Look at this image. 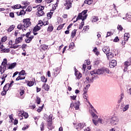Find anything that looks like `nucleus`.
<instances>
[{
	"label": "nucleus",
	"instance_id": "17",
	"mask_svg": "<svg viewBox=\"0 0 131 131\" xmlns=\"http://www.w3.org/2000/svg\"><path fill=\"white\" fill-rule=\"evenodd\" d=\"M103 52L107 55L108 53L110 52V49L107 47H105L102 49Z\"/></svg>",
	"mask_w": 131,
	"mask_h": 131
},
{
	"label": "nucleus",
	"instance_id": "31",
	"mask_svg": "<svg viewBox=\"0 0 131 131\" xmlns=\"http://www.w3.org/2000/svg\"><path fill=\"white\" fill-rule=\"evenodd\" d=\"M40 48L43 51H46V50H48V48H49V46L43 44L40 46Z\"/></svg>",
	"mask_w": 131,
	"mask_h": 131
},
{
	"label": "nucleus",
	"instance_id": "25",
	"mask_svg": "<svg viewBox=\"0 0 131 131\" xmlns=\"http://www.w3.org/2000/svg\"><path fill=\"white\" fill-rule=\"evenodd\" d=\"M53 13H54V12H53V10H52L50 12H48L47 13V18L48 19V20L49 19H51V18H52V16H53Z\"/></svg>",
	"mask_w": 131,
	"mask_h": 131
},
{
	"label": "nucleus",
	"instance_id": "22",
	"mask_svg": "<svg viewBox=\"0 0 131 131\" xmlns=\"http://www.w3.org/2000/svg\"><path fill=\"white\" fill-rule=\"evenodd\" d=\"M96 73L97 74H104V70L103 68H101L100 69H98L96 70Z\"/></svg>",
	"mask_w": 131,
	"mask_h": 131
},
{
	"label": "nucleus",
	"instance_id": "26",
	"mask_svg": "<svg viewBox=\"0 0 131 131\" xmlns=\"http://www.w3.org/2000/svg\"><path fill=\"white\" fill-rule=\"evenodd\" d=\"M93 0H85L84 4H86V5H89L90 6L93 4Z\"/></svg>",
	"mask_w": 131,
	"mask_h": 131
},
{
	"label": "nucleus",
	"instance_id": "35",
	"mask_svg": "<svg viewBox=\"0 0 131 131\" xmlns=\"http://www.w3.org/2000/svg\"><path fill=\"white\" fill-rule=\"evenodd\" d=\"M41 101V99L38 96H36V102L38 105H39L40 104V102Z\"/></svg>",
	"mask_w": 131,
	"mask_h": 131
},
{
	"label": "nucleus",
	"instance_id": "46",
	"mask_svg": "<svg viewBox=\"0 0 131 131\" xmlns=\"http://www.w3.org/2000/svg\"><path fill=\"white\" fill-rule=\"evenodd\" d=\"M64 25H65V24H61L58 26L57 28V30H61V29H62L64 27Z\"/></svg>",
	"mask_w": 131,
	"mask_h": 131
},
{
	"label": "nucleus",
	"instance_id": "2",
	"mask_svg": "<svg viewBox=\"0 0 131 131\" xmlns=\"http://www.w3.org/2000/svg\"><path fill=\"white\" fill-rule=\"evenodd\" d=\"M26 72H25L24 70H22L20 72H18V76L16 78V81L25 79V76H22V75H26Z\"/></svg>",
	"mask_w": 131,
	"mask_h": 131
},
{
	"label": "nucleus",
	"instance_id": "41",
	"mask_svg": "<svg viewBox=\"0 0 131 131\" xmlns=\"http://www.w3.org/2000/svg\"><path fill=\"white\" fill-rule=\"evenodd\" d=\"M23 27H24V25H23L22 24H19L17 26V29L21 30V29H23Z\"/></svg>",
	"mask_w": 131,
	"mask_h": 131
},
{
	"label": "nucleus",
	"instance_id": "39",
	"mask_svg": "<svg viewBox=\"0 0 131 131\" xmlns=\"http://www.w3.org/2000/svg\"><path fill=\"white\" fill-rule=\"evenodd\" d=\"M40 130H43L45 129V123L42 122L41 124L40 125Z\"/></svg>",
	"mask_w": 131,
	"mask_h": 131
},
{
	"label": "nucleus",
	"instance_id": "58",
	"mask_svg": "<svg viewBox=\"0 0 131 131\" xmlns=\"http://www.w3.org/2000/svg\"><path fill=\"white\" fill-rule=\"evenodd\" d=\"M92 121L95 125H98V120L97 121L93 119H92Z\"/></svg>",
	"mask_w": 131,
	"mask_h": 131
},
{
	"label": "nucleus",
	"instance_id": "20",
	"mask_svg": "<svg viewBox=\"0 0 131 131\" xmlns=\"http://www.w3.org/2000/svg\"><path fill=\"white\" fill-rule=\"evenodd\" d=\"M48 125L49 129H51V130L55 128V126L52 125V122H48Z\"/></svg>",
	"mask_w": 131,
	"mask_h": 131
},
{
	"label": "nucleus",
	"instance_id": "38",
	"mask_svg": "<svg viewBox=\"0 0 131 131\" xmlns=\"http://www.w3.org/2000/svg\"><path fill=\"white\" fill-rule=\"evenodd\" d=\"M23 116H24L25 119H27L28 117H29V116L28 115V113H27L26 112H24L21 114V117H23Z\"/></svg>",
	"mask_w": 131,
	"mask_h": 131
},
{
	"label": "nucleus",
	"instance_id": "12",
	"mask_svg": "<svg viewBox=\"0 0 131 131\" xmlns=\"http://www.w3.org/2000/svg\"><path fill=\"white\" fill-rule=\"evenodd\" d=\"M106 57L108 60H111V59L114 58V54L112 52H110L106 54Z\"/></svg>",
	"mask_w": 131,
	"mask_h": 131
},
{
	"label": "nucleus",
	"instance_id": "21",
	"mask_svg": "<svg viewBox=\"0 0 131 131\" xmlns=\"http://www.w3.org/2000/svg\"><path fill=\"white\" fill-rule=\"evenodd\" d=\"M23 40V38L22 37H18L16 38L15 39L16 43H20V42H22Z\"/></svg>",
	"mask_w": 131,
	"mask_h": 131
},
{
	"label": "nucleus",
	"instance_id": "11",
	"mask_svg": "<svg viewBox=\"0 0 131 131\" xmlns=\"http://www.w3.org/2000/svg\"><path fill=\"white\" fill-rule=\"evenodd\" d=\"M34 38V36L31 35L30 37H28L25 39V41L26 42H27V43H29V42H30V41H31V40H32V39H33Z\"/></svg>",
	"mask_w": 131,
	"mask_h": 131
},
{
	"label": "nucleus",
	"instance_id": "60",
	"mask_svg": "<svg viewBox=\"0 0 131 131\" xmlns=\"http://www.w3.org/2000/svg\"><path fill=\"white\" fill-rule=\"evenodd\" d=\"M53 121V118L52 117V116H49L48 119V122H51Z\"/></svg>",
	"mask_w": 131,
	"mask_h": 131
},
{
	"label": "nucleus",
	"instance_id": "29",
	"mask_svg": "<svg viewBox=\"0 0 131 131\" xmlns=\"http://www.w3.org/2000/svg\"><path fill=\"white\" fill-rule=\"evenodd\" d=\"M126 18L129 22H131V13L130 12L127 13Z\"/></svg>",
	"mask_w": 131,
	"mask_h": 131
},
{
	"label": "nucleus",
	"instance_id": "57",
	"mask_svg": "<svg viewBox=\"0 0 131 131\" xmlns=\"http://www.w3.org/2000/svg\"><path fill=\"white\" fill-rule=\"evenodd\" d=\"M27 12H31L32 11V8L31 6H29L26 10Z\"/></svg>",
	"mask_w": 131,
	"mask_h": 131
},
{
	"label": "nucleus",
	"instance_id": "18",
	"mask_svg": "<svg viewBox=\"0 0 131 131\" xmlns=\"http://www.w3.org/2000/svg\"><path fill=\"white\" fill-rule=\"evenodd\" d=\"M76 31H77V30L74 29L72 31L71 37V38H74L76 35Z\"/></svg>",
	"mask_w": 131,
	"mask_h": 131
},
{
	"label": "nucleus",
	"instance_id": "14",
	"mask_svg": "<svg viewBox=\"0 0 131 131\" xmlns=\"http://www.w3.org/2000/svg\"><path fill=\"white\" fill-rule=\"evenodd\" d=\"M130 36V35H129V33H125L124 35V40L125 41H127L128 40V38H129V37Z\"/></svg>",
	"mask_w": 131,
	"mask_h": 131
},
{
	"label": "nucleus",
	"instance_id": "16",
	"mask_svg": "<svg viewBox=\"0 0 131 131\" xmlns=\"http://www.w3.org/2000/svg\"><path fill=\"white\" fill-rule=\"evenodd\" d=\"M17 16H24L25 14H26V12L24 11V10H22L20 12L18 11L16 12Z\"/></svg>",
	"mask_w": 131,
	"mask_h": 131
},
{
	"label": "nucleus",
	"instance_id": "24",
	"mask_svg": "<svg viewBox=\"0 0 131 131\" xmlns=\"http://www.w3.org/2000/svg\"><path fill=\"white\" fill-rule=\"evenodd\" d=\"M53 30H54V27L53 26V25L51 24L49 25L48 29H47V31L48 32H52V31H53Z\"/></svg>",
	"mask_w": 131,
	"mask_h": 131
},
{
	"label": "nucleus",
	"instance_id": "15",
	"mask_svg": "<svg viewBox=\"0 0 131 131\" xmlns=\"http://www.w3.org/2000/svg\"><path fill=\"white\" fill-rule=\"evenodd\" d=\"M42 23L43 24V25H44V26H46V25H49V19H48L47 17H45L43 19V21H42Z\"/></svg>",
	"mask_w": 131,
	"mask_h": 131
},
{
	"label": "nucleus",
	"instance_id": "9",
	"mask_svg": "<svg viewBox=\"0 0 131 131\" xmlns=\"http://www.w3.org/2000/svg\"><path fill=\"white\" fill-rule=\"evenodd\" d=\"M116 65H117V61L115 60H112L111 62H110L109 66L110 68H114Z\"/></svg>",
	"mask_w": 131,
	"mask_h": 131
},
{
	"label": "nucleus",
	"instance_id": "34",
	"mask_svg": "<svg viewBox=\"0 0 131 131\" xmlns=\"http://www.w3.org/2000/svg\"><path fill=\"white\" fill-rule=\"evenodd\" d=\"M18 45V43H16V42H15V43L13 44L11 49H18L19 47H21L20 45Z\"/></svg>",
	"mask_w": 131,
	"mask_h": 131
},
{
	"label": "nucleus",
	"instance_id": "13",
	"mask_svg": "<svg viewBox=\"0 0 131 131\" xmlns=\"http://www.w3.org/2000/svg\"><path fill=\"white\" fill-rule=\"evenodd\" d=\"M42 89H43V90H45V91H49V90H50V86L48 84L44 83L42 85Z\"/></svg>",
	"mask_w": 131,
	"mask_h": 131
},
{
	"label": "nucleus",
	"instance_id": "32",
	"mask_svg": "<svg viewBox=\"0 0 131 131\" xmlns=\"http://www.w3.org/2000/svg\"><path fill=\"white\" fill-rule=\"evenodd\" d=\"M86 80L87 81H88L89 83H91V82H93L94 81V77H92V78H90L89 77H87L86 78Z\"/></svg>",
	"mask_w": 131,
	"mask_h": 131
},
{
	"label": "nucleus",
	"instance_id": "6",
	"mask_svg": "<svg viewBox=\"0 0 131 131\" xmlns=\"http://www.w3.org/2000/svg\"><path fill=\"white\" fill-rule=\"evenodd\" d=\"M130 65H131V59H129L127 61H125L124 62V72H126V71H127L128 66H130Z\"/></svg>",
	"mask_w": 131,
	"mask_h": 131
},
{
	"label": "nucleus",
	"instance_id": "30",
	"mask_svg": "<svg viewBox=\"0 0 131 131\" xmlns=\"http://www.w3.org/2000/svg\"><path fill=\"white\" fill-rule=\"evenodd\" d=\"M43 26V24L42 23V21H41V20H40L38 21V23L37 25V27H38V28H40V29L41 28V27Z\"/></svg>",
	"mask_w": 131,
	"mask_h": 131
},
{
	"label": "nucleus",
	"instance_id": "51",
	"mask_svg": "<svg viewBox=\"0 0 131 131\" xmlns=\"http://www.w3.org/2000/svg\"><path fill=\"white\" fill-rule=\"evenodd\" d=\"M11 49L10 48L4 49L3 50V53H10Z\"/></svg>",
	"mask_w": 131,
	"mask_h": 131
},
{
	"label": "nucleus",
	"instance_id": "56",
	"mask_svg": "<svg viewBox=\"0 0 131 131\" xmlns=\"http://www.w3.org/2000/svg\"><path fill=\"white\" fill-rule=\"evenodd\" d=\"M43 108V105L42 106H40V107H38V108L37 109V112H41Z\"/></svg>",
	"mask_w": 131,
	"mask_h": 131
},
{
	"label": "nucleus",
	"instance_id": "48",
	"mask_svg": "<svg viewBox=\"0 0 131 131\" xmlns=\"http://www.w3.org/2000/svg\"><path fill=\"white\" fill-rule=\"evenodd\" d=\"M97 21H99V17L98 16H94L92 22H97Z\"/></svg>",
	"mask_w": 131,
	"mask_h": 131
},
{
	"label": "nucleus",
	"instance_id": "54",
	"mask_svg": "<svg viewBox=\"0 0 131 131\" xmlns=\"http://www.w3.org/2000/svg\"><path fill=\"white\" fill-rule=\"evenodd\" d=\"M118 30H119V31H122V30L123 29V28L121 25H118L117 27Z\"/></svg>",
	"mask_w": 131,
	"mask_h": 131
},
{
	"label": "nucleus",
	"instance_id": "43",
	"mask_svg": "<svg viewBox=\"0 0 131 131\" xmlns=\"http://www.w3.org/2000/svg\"><path fill=\"white\" fill-rule=\"evenodd\" d=\"M1 65H8V60L7 58H4V61L2 62Z\"/></svg>",
	"mask_w": 131,
	"mask_h": 131
},
{
	"label": "nucleus",
	"instance_id": "50",
	"mask_svg": "<svg viewBox=\"0 0 131 131\" xmlns=\"http://www.w3.org/2000/svg\"><path fill=\"white\" fill-rule=\"evenodd\" d=\"M39 30H40V29L36 26L34 28L33 31V32H37Z\"/></svg>",
	"mask_w": 131,
	"mask_h": 131
},
{
	"label": "nucleus",
	"instance_id": "63",
	"mask_svg": "<svg viewBox=\"0 0 131 131\" xmlns=\"http://www.w3.org/2000/svg\"><path fill=\"white\" fill-rule=\"evenodd\" d=\"M19 94H20V96H23V95H24V94H25V91H24L23 90H20Z\"/></svg>",
	"mask_w": 131,
	"mask_h": 131
},
{
	"label": "nucleus",
	"instance_id": "47",
	"mask_svg": "<svg viewBox=\"0 0 131 131\" xmlns=\"http://www.w3.org/2000/svg\"><path fill=\"white\" fill-rule=\"evenodd\" d=\"M128 108H129V105L127 104L123 108V112H125V111L128 110Z\"/></svg>",
	"mask_w": 131,
	"mask_h": 131
},
{
	"label": "nucleus",
	"instance_id": "49",
	"mask_svg": "<svg viewBox=\"0 0 131 131\" xmlns=\"http://www.w3.org/2000/svg\"><path fill=\"white\" fill-rule=\"evenodd\" d=\"M93 52L95 53V54H96V55H97V56L99 55V54H100V52H99L98 51V49H97V47H95L94 49H93Z\"/></svg>",
	"mask_w": 131,
	"mask_h": 131
},
{
	"label": "nucleus",
	"instance_id": "52",
	"mask_svg": "<svg viewBox=\"0 0 131 131\" xmlns=\"http://www.w3.org/2000/svg\"><path fill=\"white\" fill-rule=\"evenodd\" d=\"M7 36H5L2 38L1 41L2 42H5V41H7Z\"/></svg>",
	"mask_w": 131,
	"mask_h": 131
},
{
	"label": "nucleus",
	"instance_id": "5",
	"mask_svg": "<svg viewBox=\"0 0 131 131\" xmlns=\"http://www.w3.org/2000/svg\"><path fill=\"white\" fill-rule=\"evenodd\" d=\"M72 3L71 1H65V3L63 4L66 10H69L71 8H72Z\"/></svg>",
	"mask_w": 131,
	"mask_h": 131
},
{
	"label": "nucleus",
	"instance_id": "28",
	"mask_svg": "<svg viewBox=\"0 0 131 131\" xmlns=\"http://www.w3.org/2000/svg\"><path fill=\"white\" fill-rule=\"evenodd\" d=\"M10 85H9V83H6L5 85V86H4V88H3V90H4V91H8V90H10Z\"/></svg>",
	"mask_w": 131,
	"mask_h": 131
},
{
	"label": "nucleus",
	"instance_id": "61",
	"mask_svg": "<svg viewBox=\"0 0 131 131\" xmlns=\"http://www.w3.org/2000/svg\"><path fill=\"white\" fill-rule=\"evenodd\" d=\"M9 117L11 120V122H13V120H14V118H13V114L9 115Z\"/></svg>",
	"mask_w": 131,
	"mask_h": 131
},
{
	"label": "nucleus",
	"instance_id": "1",
	"mask_svg": "<svg viewBox=\"0 0 131 131\" xmlns=\"http://www.w3.org/2000/svg\"><path fill=\"white\" fill-rule=\"evenodd\" d=\"M86 13H88V10H83L81 13H80L78 14L76 21H74V23H75L77 21H78V20H82V22L81 23V25L79 27V29H82V27L84 26V20L86 19L88 17V14H86Z\"/></svg>",
	"mask_w": 131,
	"mask_h": 131
},
{
	"label": "nucleus",
	"instance_id": "8",
	"mask_svg": "<svg viewBox=\"0 0 131 131\" xmlns=\"http://www.w3.org/2000/svg\"><path fill=\"white\" fill-rule=\"evenodd\" d=\"M119 121V119L117 117H114L111 119V123L112 125H116Z\"/></svg>",
	"mask_w": 131,
	"mask_h": 131
},
{
	"label": "nucleus",
	"instance_id": "64",
	"mask_svg": "<svg viewBox=\"0 0 131 131\" xmlns=\"http://www.w3.org/2000/svg\"><path fill=\"white\" fill-rule=\"evenodd\" d=\"M117 41H119V38H118V37L116 36L114 39V42H117Z\"/></svg>",
	"mask_w": 131,
	"mask_h": 131
},
{
	"label": "nucleus",
	"instance_id": "42",
	"mask_svg": "<svg viewBox=\"0 0 131 131\" xmlns=\"http://www.w3.org/2000/svg\"><path fill=\"white\" fill-rule=\"evenodd\" d=\"M83 98L86 100V102L89 101V100L88 99V98H89V96L88 95V94L83 93Z\"/></svg>",
	"mask_w": 131,
	"mask_h": 131
},
{
	"label": "nucleus",
	"instance_id": "59",
	"mask_svg": "<svg viewBox=\"0 0 131 131\" xmlns=\"http://www.w3.org/2000/svg\"><path fill=\"white\" fill-rule=\"evenodd\" d=\"M14 9H20V8H22V6H21L20 5H16L14 6Z\"/></svg>",
	"mask_w": 131,
	"mask_h": 131
},
{
	"label": "nucleus",
	"instance_id": "37",
	"mask_svg": "<svg viewBox=\"0 0 131 131\" xmlns=\"http://www.w3.org/2000/svg\"><path fill=\"white\" fill-rule=\"evenodd\" d=\"M89 29H90V26H84L83 27V29L82 30V32H85L86 31H88V30H89Z\"/></svg>",
	"mask_w": 131,
	"mask_h": 131
},
{
	"label": "nucleus",
	"instance_id": "40",
	"mask_svg": "<svg viewBox=\"0 0 131 131\" xmlns=\"http://www.w3.org/2000/svg\"><path fill=\"white\" fill-rule=\"evenodd\" d=\"M74 42H72L69 45V49L72 50L74 48Z\"/></svg>",
	"mask_w": 131,
	"mask_h": 131
},
{
	"label": "nucleus",
	"instance_id": "27",
	"mask_svg": "<svg viewBox=\"0 0 131 131\" xmlns=\"http://www.w3.org/2000/svg\"><path fill=\"white\" fill-rule=\"evenodd\" d=\"M27 83L28 86H32L34 85V81H27Z\"/></svg>",
	"mask_w": 131,
	"mask_h": 131
},
{
	"label": "nucleus",
	"instance_id": "36",
	"mask_svg": "<svg viewBox=\"0 0 131 131\" xmlns=\"http://www.w3.org/2000/svg\"><path fill=\"white\" fill-rule=\"evenodd\" d=\"M103 69L104 73V72H106V73H107V74H109V73H110V70H109V69L105 68V67H103Z\"/></svg>",
	"mask_w": 131,
	"mask_h": 131
},
{
	"label": "nucleus",
	"instance_id": "45",
	"mask_svg": "<svg viewBox=\"0 0 131 131\" xmlns=\"http://www.w3.org/2000/svg\"><path fill=\"white\" fill-rule=\"evenodd\" d=\"M1 66H3V73H4L6 70H7V64H1Z\"/></svg>",
	"mask_w": 131,
	"mask_h": 131
},
{
	"label": "nucleus",
	"instance_id": "62",
	"mask_svg": "<svg viewBox=\"0 0 131 131\" xmlns=\"http://www.w3.org/2000/svg\"><path fill=\"white\" fill-rule=\"evenodd\" d=\"M9 48H10L11 49L13 46V40H10L9 42Z\"/></svg>",
	"mask_w": 131,
	"mask_h": 131
},
{
	"label": "nucleus",
	"instance_id": "33",
	"mask_svg": "<svg viewBox=\"0 0 131 131\" xmlns=\"http://www.w3.org/2000/svg\"><path fill=\"white\" fill-rule=\"evenodd\" d=\"M40 78L42 82H45V83H46V82L48 81V79L46 78L44 76H41Z\"/></svg>",
	"mask_w": 131,
	"mask_h": 131
},
{
	"label": "nucleus",
	"instance_id": "23",
	"mask_svg": "<svg viewBox=\"0 0 131 131\" xmlns=\"http://www.w3.org/2000/svg\"><path fill=\"white\" fill-rule=\"evenodd\" d=\"M15 27H16V26L14 25H12L9 27V28L8 29V32H11V31H13V29H15Z\"/></svg>",
	"mask_w": 131,
	"mask_h": 131
},
{
	"label": "nucleus",
	"instance_id": "19",
	"mask_svg": "<svg viewBox=\"0 0 131 131\" xmlns=\"http://www.w3.org/2000/svg\"><path fill=\"white\" fill-rule=\"evenodd\" d=\"M15 66H17V62H13L9 66L8 69H14Z\"/></svg>",
	"mask_w": 131,
	"mask_h": 131
},
{
	"label": "nucleus",
	"instance_id": "3",
	"mask_svg": "<svg viewBox=\"0 0 131 131\" xmlns=\"http://www.w3.org/2000/svg\"><path fill=\"white\" fill-rule=\"evenodd\" d=\"M37 10L38 11V16L40 17V16H43L45 15V12H43V10H45L44 6H37Z\"/></svg>",
	"mask_w": 131,
	"mask_h": 131
},
{
	"label": "nucleus",
	"instance_id": "10",
	"mask_svg": "<svg viewBox=\"0 0 131 131\" xmlns=\"http://www.w3.org/2000/svg\"><path fill=\"white\" fill-rule=\"evenodd\" d=\"M84 126V124L80 123L76 126V128L77 129V130H80V129L83 128Z\"/></svg>",
	"mask_w": 131,
	"mask_h": 131
},
{
	"label": "nucleus",
	"instance_id": "44",
	"mask_svg": "<svg viewBox=\"0 0 131 131\" xmlns=\"http://www.w3.org/2000/svg\"><path fill=\"white\" fill-rule=\"evenodd\" d=\"M91 115L93 117V118H94L95 119H98V115H97L96 114H95V113L92 112Z\"/></svg>",
	"mask_w": 131,
	"mask_h": 131
},
{
	"label": "nucleus",
	"instance_id": "55",
	"mask_svg": "<svg viewBox=\"0 0 131 131\" xmlns=\"http://www.w3.org/2000/svg\"><path fill=\"white\" fill-rule=\"evenodd\" d=\"M7 92L8 91H7L6 90H3V91L1 93L2 96H6V95H7Z\"/></svg>",
	"mask_w": 131,
	"mask_h": 131
},
{
	"label": "nucleus",
	"instance_id": "4",
	"mask_svg": "<svg viewBox=\"0 0 131 131\" xmlns=\"http://www.w3.org/2000/svg\"><path fill=\"white\" fill-rule=\"evenodd\" d=\"M31 19L30 18H25L23 20V23L24 24V27L25 28H28L30 26H31Z\"/></svg>",
	"mask_w": 131,
	"mask_h": 131
},
{
	"label": "nucleus",
	"instance_id": "7",
	"mask_svg": "<svg viewBox=\"0 0 131 131\" xmlns=\"http://www.w3.org/2000/svg\"><path fill=\"white\" fill-rule=\"evenodd\" d=\"M80 106V102L77 101L74 103H71L70 106L71 108H75V110H78L79 109V106Z\"/></svg>",
	"mask_w": 131,
	"mask_h": 131
},
{
	"label": "nucleus",
	"instance_id": "53",
	"mask_svg": "<svg viewBox=\"0 0 131 131\" xmlns=\"http://www.w3.org/2000/svg\"><path fill=\"white\" fill-rule=\"evenodd\" d=\"M90 74L91 75H95V74H97V70H94V71H91L90 72Z\"/></svg>",
	"mask_w": 131,
	"mask_h": 131
}]
</instances>
